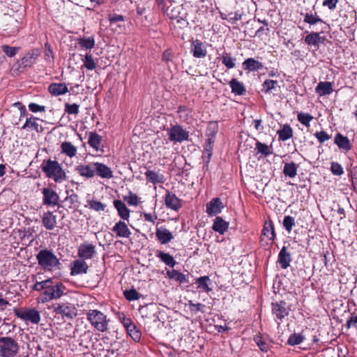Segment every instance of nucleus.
Masks as SVG:
<instances>
[{"label": "nucleus", "instance_id": "f03ea898", "mask_svg": "<svg viewBox=\"0 0 357 357\" xmlns=\"http://www.w3.org/2000/svg\"><path fill=\"white\" fill-rule=\"evenodd\" d=\"M41 169L47 177L53 178L56 182H61L66 179V173L56 160L43 161Z\"/></svg>", "mask_w": 357, "mask_h": 357}, {"label": "nucleus", "instance_id": "79ce46f5", "mask_svg": "<svg viewBox=\"0 0 357 357\" xmlns=\"http://www.w3.org/2000/svg\"><path fill=\"white\" fill-rule=\"evenodd\" d=\"M305 337L303 335V333H294L291 334L287 340V344L289 346H296L301 344Z\"/></svg>", "mask_w": 357, "mask_h": 357}, {"label": "nucleus", "instance_id": "e2e57ef3", "mask_svg": "<svg viewBox=\"0 0 357 357\" xmlns=\"http://www.w3.org/2000/svg\"><path fill=\"white\" fill-rule=\"evenodd\" d=\"M141 213H142L144 216V219L146 221L155 223V220L157 219V216L151 213V211H149L146 208H144L142 207V211H139Z\"/></svg>", "mask_w": 357, "mask_h": 357}, {"label": "nucleus", "instance_id": "f8f14e48", "mask_svg": "<svg viewBox=\"0 0 357 357\" xmlns=\"http://www.w3.org/2000/svg\"><path fill=\"white\" fill-rule=\"evenodd\" d=\"M275 237L276 234L273 221L271 220L266 221L261 234V241L263 242L266 238V240L270 241L271 244H272Z\"/></svg>", "mask_w": 357, "mask_h": 357}, {"label": "nucleus", "instance_id": "c9c22d12", "mask_svg": "<svg viewBox=\"0 0 357 357\" xmlns=\"http://www.w3.org/2000/svg\"><path fill=\"white\" fill-rule=\"evenodd\" d=\"M211 280L208 276H202L195 280V284H197V289L206 293H209L212 291V288L209 287Z\"/></svg>", "mask_w": 357, "mask_h": 357}, {"label": "nucleus", "instance_id": "412c9836", "mask_svg": "<svg viewBox=\"0 0 357 357\" xmlns=\"http://www.w3.org/2000/svg\"><path fill=\"white\" fill-rule=\"evenodd\" d=\"M242 67L244 70L253 72L261 70L264 66L261 62L254 58H248L243 62Z\"/></svg>", "mask_w": 357, "mask_h": 357}, {"label": "nucleus", "instance_id": "4468645a", "mask_svg": "<svg viewBox=\"0 0 357 357\" xmlns=\"http://www.w3.org/2000/svg\"><path fill=\"white\" fill-rule=\"evenodd\" d=\"M43 204L46 206H57L59 197L58 194L51 188H45L43 189Z\"/></svg>", "mask_w": 357, "mask_h": 357}, {"label": "nucleus", "instance_id": "a18cd8bd", "mask_svg": "<svg viewBox=\"0 0 357 357\" xmlns=\"http://www.w3.org/2000/svg\"><path fill=\"white\" fill-rule=\"evenodd\" d=\"M62 153H64L69 157H73L77 153V149L71 142H64L61 146Z\"/></svg>", "mask_w": 357, "mask_h": 357}, {"label": "nucleus", "instance_id": "680f3d73", "mask_svg": "<svg viewBox=\"0 0 357 357\" xmlns=\"http://www.w3.org/2000/svg\"><path fill=\"white\" fill-rule=\"evenodd\" d=\"M84 65L88 70H93L96 68V63L91 56V54H86L84 59H83Z\"/></svg>", "mask_w": 357, "mask_h": 357}, {"label": "nucleus", "instance_id": "603ef678", "mask_svg": "<svg viewBox=\"0 0 357 357\" xmlns=\"http://www.w3.org/2000/svg\"><path fill=\"white\" fill-rule=\"evenodd\" d=\"M304 22L310 25H314L319 22H324L323 20L321 18H320L317 15V13H315L314 15H313L312 13H306L304 15Z\"/></svg>", "mask_w": 357, "mask_h": 357}, {"label": "nucleus", "instance_id": "f257e3e1", "mask_svg": "<svg viewBox=\"0 0 357 357\" xmlns=\"http://www.w3.org/2000/svg\"><path fill=\"white\" fill-rule=\"evenodd\" d=\"M38 265L44 271L60 270L61 264L55 254L47 248L40 250L36 255Z\"/></svg>", "mask_w": 357, "mask_h": 357}, {"label": "nucleus", "instance_id": "9d476101", "mask_svg": "<svg viewBox=\"0 0 357 357\" xmlns=\"http://www.w3.org/2000/svg\"><path fill=\"white\" fill-rule=\"evenodd\" d=\"M190 51L195 58L202 59L207 54V50L204 43L199 39L190 40Z\"/></svg>", "mask_w": 357, "mask_h": 357}, {"label": "nucleus", "instance_id": "9b49d317", "mask_svg": "<svg viewBox=\"0 0 357 357\" xmlns=\"http://www.w3.org/2000/svg\"><path fill=\"white\" fill-rule=\"evenodd\" d=\"M165 204L167 208L178 211L182 207V200L169 190H167L165 197Z\"/></svg>", "mask_w": 357, "mask_h": 357}, {"label": "nucleus", "instance_id": "6e6d98bb", "mask_svg": "<svg viewBox=\"0 0 357 357\" xmlns=\"http://www.w3.org/2000/svg\"><path fill=\"white\" fill-rule=\"evenodd\" d=\"M51 283H53L52 278L45 280L42 282H36L32 289L37 291H40L42 290L45 291L46 288H47L48 285H50Z\"/></svg>", "mask_w": 357, "mask_h": 357}, {"label": "nucleus", "instance_id": "ea45409f", "mask_svg": "<svg viewBox=\"0 0 357 357\" xmlns=\"http://www.w3.org/2000/svg\"><path fill=\"white\" fill-rule=\"evenodd\" d=\"M167 275L169 279L174 280L180 283H188V280L185 274L176 270L167 271Z\"/></svg>", "mask_w": 357, "mask_h": 357}, {"label": "nucleus", "instance_id": "8fccbe9b", "mask_svg": "<svg viewBox=\"0 0 357 357\" xmlns=\"http://www.w3.org/2000/svg\"><path fill=\"white\" fill-rule=\"evenodd\" d=\"M222 63L228 68L231 69L235 67L236 59L232 57L230 54L225 52L223 53L222 57Z\"/></svg>", "mask_w": 357, "mask_h": 357}, {"label": "nucleus", "instance_id": "a211bd4d", "mask_svg": "<svg viewBox=\"0 0 357 357\" xmlns=\"http://www.w3.org/2000/svg\"><path fill=\"white\" fill-rule=\"evenodd\" d=\"M89 266L84 259H76L71 263L70 274L72 275L86 273Z\"/></svg>", "mask_w": 357, "mask_h": 357}, {"label": "nucleus", "instance_id": "473e14b6", "mask_svg": "<svg viewBox=\"0 0 357 357\" xmlns=\"http://www.w3.org/2000/svg\"><path fill=\"white\" fill-rule=\"evenodd\" d=\"M37 121L38 118L31 116L26 119L25 123L22 127V129L34 130L37 132H41L43 130V128L38 123Z\"/></svg>", "mask_w": 357, "mask_h": 357}, {"label": "nucleus", "instance_id": "de8ad7c7", "mask_svg": "<svg viewBox=\"0 0 357 357\" xmlns=\"http://www.w3.org/2000/svg\"><path fill=\"white\" fill-rule=\"evenodd\" d=\"M26 321H30L31 323L37 324L40 321V315L36 309H30L27 310Z\"/></svg>", "mask_w": 357, "mask_h": 357}, {"label": "nucleus", "instance_id": "39448f33", "mask_svg": "<svg viewBox=\"0 0 357 357\" xmlns=\"http://www.w3.org/2000/svg\"><path fill=\"white\" fill-rule=\"evenodd\" d=\"M19 344L10 337H0V352L1 357H14L19 351Z\"/></svg>", "mask_w": 357, "mask_h": 357}, {"label": "nucleus", "instance_id": "052dcab7", "mask_svg": "<svg viewBox=\"0 0 357 357\" xmlns=\"http://www.w3.org/2000/svg\"><path fill=\"white\" fill-rule=\"evenodd\" d=\"M295 225L294 218L290 215H286L283 220V227L288 231L290 232L292 230L293 226Z\"/></svg>", "mask_w": 357, "mask_h": 357}, {"label": "nucleus", "instance_id": "13d9d810", "mask_svg": "<svg viewBox=\"0 0 357 357\" xmlns=\"http://www.w3.org/2000/svg\"><path fill=\"white\" fill-rule=\"evenodd\" d=\"M188 306L190 310L195 314L197 313L198 312H205L204 308L206 307V305L204 304L200 303H194L191 300H190L188 301Z\"/></svg>", "mask_w": 357, "mask_h": 357}, {"label": "nucleus", "instance_id": "69168bd1", "mask_svg": "<svg viewBox=\"0 0 357 357\" xmlns=\"http://www.w3.org/2000/svg\"><path fill=\"white\" fill-rule=\"evenodd\" d=\"M214 142L215 140L213 139L206 138V139L204 151L206 153L208 158H211V156L213 154Z\"/></svg>", "mask_w": 357, "mask_h": 357}, {"label": "nucleus", "instance_id": "b1692460", "mask_svg": "<svg viewBox=\"0 0 357 357\" xmlns=\"http://www.w3.org/2000/svg\"><path fill=\"white\" fill-rule=\"evenodd\" d=\"M48 91L54 96L64 95L68 92L65 83H52L48 86Z\"/></svg>", "mask_w": 357, "mask_h": 357}, {"label": "nucleus", "instance_id": "c03bdc74", "mask_svg": "<svg viewBox=\"0 0 357 357\" xmlns=\"http://www.w3.org/2000/svg\"><path fill=\"white\" fill-rule=\"evenodd\" d=\"M102 137L96 132H90L88 143L89 144L98 151L101 144Z\"/></svg>", "mask_w": 357, "mask_h": 357}, {"label": "nucleus", "instance_id": "ddd939ff", "mask_svg": "<svg viewBox=\"0 0 357 357\" xmlns=\"http://www.w3.org/2000/svg\"><path fill=\"white\" fill-rule=\"evenodd\" d=\"M206 212L211 217L220 213L222 210L225 208L224 204L219 197L213 198L206 204Z\"/></svg>", "mask_w": 357, "mask_h": 357}, {"label": "nucleus", "instance_id": "2eb2a0df", "mask_svg": "<svg viewBox=\"0 0 357 357\" xmlns=\"http://www.w3.org/2000/svg\"><path fill=\"white\" fill-rule=\"evenodd\" d=\"M261 92L265 94L278 95L280 92V86L277 80L266 79L261 85Z\"/></svg>", "mask_w": 357, "mask_h": 357}, {"label": "nucleus", "instance_id": "864d4df0", "mask_svg": "<svg viewBox=\"0 0 357 357\" xmlns=\"http://www.w3.org/2000/svg\"><path fill=\"white\" fill-rule=\"evenodd\" d=\"M297 119L303 125L309 127L310 122L313 119V116L308 113L300 112L297 115Z\"/></svg>", "mask_w": 357, "mask_h": 357}, {"label": "nucleus", "instance_id": "20e7f679", "mask_svg": "<svg viewBox=\"0 0 357 357\" xmlns=\"http://www.w3.org/2000/svg\"><path fill=\"white\" fill-rule=\"evenodd\" d=\"M65 290L66 287L63 283L57 282L56 284L51 283V284L48 285V287L46 288L45 291L40 295L38 299L43 303H47L51 300L58 299L64 294Z\"/></svg>", "mask_w": 357, "mask_h": 357}, {"label": "nucleus", "instance_id": "5fc2aeb1", "mask_svg": "<svg viewBox=\"0 0 357 357\" xmlns=\"http://www.w3.org/2000/svg\"><path fill=\"white\" fill-rule=\"evenodd\" d=\"M88 206L91 209L94 210L95 211H103L106 208V205L102 204L101 202L98 200H91L88 201Z\"/></svg>", "mask_w": 357, "mask_h": 357}, {"label": "nucleus", "instance_id": "6e6552de", "mask_svg": "<svg viewBox=\"0 0 357 357\" xmlns=\"http://www.w3.org/2000/svg\"><path fill=\"white\" fill-rule=\"evenodd\" d=\"M53 311L62 317L63 319H73L77 314L74 305L68 303H57L52 305Z\"/></svg>", "mask_w": 357, "mask_h": 357}, {"label": "nucleus", "instance_id": "a878e982", "mask_svg": "<svg viewBox=\"0 0 357 357\" xmlns=\"http://www.w3.org/2000/svg\"><path fill=\"white\" fill-rule=\"evenodd\" d=\"M155 236L161 244H166L174 238L172 234L165 227L158 228L155 231Z\"/></svg>", "mask_w": 357, "mask_h": 357}, {"label": "nucleus", "instance_id": "37998d69", "mask_svg": "<svg viewBox=\"0 0 357 357\" xmlns=\"http://www.w3.org/2000/svg\"><path fill=\"white\" fill-rule=\"evenodd\" d=\"M219 127L217 121H210L206 130V138H211L215 140L218 132Z\"/></svg>", "mask_w": 357, "mask_h": 357}, {"label": "nucleus", "instance_id": "774afa93", "mask_svg": "<svg viewBox=\"0 0 357 357\" xmlns=\"http://www.w3.org/2000/svg\"><path fill=\"white\" fill-rule=\"evenodd\" d=\"M345 326L347 329L351 327L357 328V314L355 312L351 313L350 317L347 320Z\"/></svg>", "mask_w": 357, "mask_h": 357}, {"label": "nucleus", "instance_id": "bb28decb", "mask_svg": "<svg viewBox=\"0 0 357 357\" xmlns=\"http://www.w3.org/2000/svg\"><path fill=\"white\" fill-rule=\"evenodd\" d=\"M95 173L102 178H110L113 176L112 171L105 165L100 162L93 163Z\"/></svg>", "mask_w": 357, "mask_h": 357}, {"label": "nucleus", "instance_id": "3c124183", "mask_svg": "<svg viewBox=\"0 0 357 357\" xmlns=\"http://www.w3.org/2000/svg\"><path fill=\"white\" fill-rule=\"evenodd\" d=\"M78 43L81 47L86 49H92L95 46V40L93 37L78 38Z\"/></svg>", "mask_w": 357, "mask_h": 357}, {"label": "nucleus", "instance_id": "72a5a7b5", "mask_svg": "<svg viewBox=\"0 0 357 357\" xmlns=\"http://www.w3.org/2000/svg\"><path fill=\"white\" fill-rule=\"evenodd\" d=\"M277 134L280 140L287 141L293 137V129L289 124H284L277 131Z\"/></svg>", "mask_w": 357, "mask_h": 357}, {"label": "nucleus", "instance_id": "393cba45", "mask_svg": "<svg viewBox=\"0 0 357 357\" xmlns=\"http://www.w3.org/2000/svg\"><path fill=\"white\" fill-rule=\"evenodd\" d=\"M334 143L340 149L345 151L351 149L352 145L347 137L341 133H337L335 136Z\"/></svg>", "mask_w": 357, "mask_h": 357}, {"label": "nucleus", "instance_id": "58836bf2", "mask_svg": "<svg viewBox=\"0 0 357 357\" xmlns=\"http://www.w3.org/2000/svg\"><path fill=\"white\" fill-rule=\"evenodd\" d=\"M156 257L159 258L165 264L169 266L171 268L174 267L176 264V261L172 255L163 251H158L156 253Z\"/></svg>", "mask_w": 357, "mask_h": 357}, {"label": "nucleus", "instance_id": "7ed1b4c3", "mask_svg": "<svg viewBox=\"0 0 357 357\" xmlns=\"http://www.w3.org/2000/svg\"><path fill=\"white\" fill-rule=\"evenodd\" d=\"M87 320L98 331L105 332L108 328L107 316L97 310H89L86 312Z\"/></svg>", "mask_w": 357, "mask_h": 357}, {"label": "nucleus", "instance_id": "f704fd0d", "mask_svg": "<svg viewBox=\"0 0 357 357\" xmlns=\"http://www.w3.org/2000/svg\"><path fill=\"white\" fill-rule=\"evenodd\" d=\"M324 38H322L319 33L312 32L307 35L305 38V43L309 45H314L319 47L321 43H323Z\"/></svg>", "mask_w": 357, "mask_h": 357}, {"label": "nucleus", "instance_id": "dca6fc26", "mask_svg": "<svg viewBox=\"0 0 357 357\" xmlns=\"http://www.w3.org/2000/svg\"><path fill=\"white\" fill-rule=\"evenodd\" d=\"M95 254V246L91 243H84L78 248V257L83 259H92Z\"/></svg>", "mask_w": 357, "mask_h": 357}, {"label": "nucleus", "instance_id": "cd10ccee", "mask_svg": "<svg viewBox=\"0 0 357 357\" xmlns=\"http://www.w3.org/2000/svg\"><path fill=\"white\" fill-rule=\"evenodd\" d=\"M254 342L263 352H267L271 348V344L266 337L258 333L254 336Z\"/></svg>", "mask_w": 357, "mask_h": 357}, {"label": "nucleus", "instance_id": "2f4dec72", "mask_svg": "<svg viewBox=\"0 0 357 357\" xmlns=\"http://www.w3.org/2000/svg\"><path fill=\"white\" fill-rule=\"evenodd\" d=\"M112 231L116 234L117 236L119 237L126 238L128 237L131 234L127 225L122 221H119V222L116 223L113 227Z\"/></svg>", "mask_w": 357, "mask_h": 357}, {"label": "nucleus", "instance_id": "7c9ffc66", "mask_svg": "<svg viewBox=\"0 0 357 357\" xmlns=\"http://www.w3.org/2000/svg\"><path fill=\"white\" fill-rule=\"evenodd\" d=\"M146 179L153 184L163 183L165 178L162 174L152 170H147L145 173Z\"/></svg>", "mask_w": 357, "mask_h": 357}, {"label": "nucleus", "instance_id": "e433bc0d", "mask_svg": "<svg viewBox=\"0 0 357 357\" xmlns=\"http://www.w3.org/2000/svg\"><path fill=\"white\" fill-rule=\"evenodd\" d=\"M114 206L118 211L119 215L123 219L127 220L129 218L130 211L122 201L118 199L114 200Z\"/></svg>", "mask_w": 357, "mask_h": 357}, {"label": "nucleus", "instance_id": "49530a36", "mask_svg": "<svg viewBox=\"0 0 357 357\" xmlns=\"http://www.w3.org/2000/svg\"><path fill=\"white\" fill-rule=\"evenodd\" d=\"M177 113L179 118L183 121H186L192 117V110L184 105H180L178 107Z\"/></svg>", "mask_w": 357, "mask_h": 357}, {"label": "nucleus", "instance_id": "6ab92c4d", "mask_svg": "<svg viewBox=\"0 0 357 357\" xmlns=\"http://www.w3.org/2000/svg\"><path fill=\"white\" fill-rule=\"evenodd\" d=\"M42 224L47 230H53L57 224L56 215L52 211H47L42 216Z\"/></svg>", "mask_w": 357, "mask_h": 357}, {"label": "nucleus", "instance_id": "a19ab883", "mask_svg": "<svg viewBox=\"0 0 357 357\" xmlns=\"http://www.w3.org/2000/svg\"><path fill=\"white\" fill-rule=\"evenodd\" d=\"M298 166L294 162H286L283 169V174L286 176L294 178L297 174Z\"/></svg>", "mask_w": 357, "mask_h": 357}, {"label": "nucleus", "instance_id": "1a4fd4ad", "mask_svg": "<svg viewBox=\"0 0 357 357\" xmlns=\"http://www.w3.org/2000/svg\"><path fill=\"white\" fill-rule=\"evenodd\" d=\"M167 133L169 141L174 143H181L189 139V132L178 124L172 126L167 129Z\"/></svg>", "mask_w": 357, "mask_h": 357}, {"label": "nucleus", "instance_id": "aec40b11", "mask_svg": "<svg viewBox=\"0 0 357 357\" xmlns=\"http://www.w3.org/2000/svg\"><path fill=\"white\" fill-rule=\"evenodd\" d=\"M291 260V253L288 251L286 246H283L279 252L278 258V262L280 267L282 269H287L289 266Z\"/></svg>", "mask_w": 357, "mask_h": 357}, {"label": "nucleus", "instance_id": "4d7b16f0", "mask_svg": "<svg viewBox=\"0 0 357 357\" xmlns=\"http://www.w3.org/2000/svg\"><path fill=\"white\" fill-rule=\"evenodd\" d=\"M64 202L69 203V208H73L79 206V199H78V195L77 194L73 193L70 195H68L65 199Z\"/></svg>", "mask_w": 357, "mask_h": 357}, {"label": "nucleus", "instance_id": "c85d7f7f", "mask_svg": "<svg viewBox=\"0 0 357 357\" xmlns=\"http://www.w3.org/2000/svg\"><path fill=\"white\" fill-rule=\"evenodd\" d=\"M231 92L236 96H243L246 93L244 84L236 78H233L229 82Z\"/></svg>", "mask_w": 357, "mask_h": 357}, {"label": "nucleus", "instance_id": "bf43d9fd", "mask_svg": "<svg viewBox=\"0 0 357 357\" xmlns=\"http://www.w3.org/2000/svg\"><path fill=\"white\" fill-rule=\"evenodd\" d=\"M64 107L65 112L68 114L77 115L79 112V105L77 103L70 104L68 102H66Z\"/></svg>", "mask_w": 357, "mask_h": 357}, {"label": "nucleus", "instance_id": "0e129e2a", "mask_svg": "<svg viewBox=\"0 0 357 357\" xmlns=\"http://www.w3.org/2000/svg\"><path fill=\"white\" fill-rule=\"evenodd\" d=\"M314 135L317 139L318 142L320 144H323L326 141H328L331 138V136L329 135L326 132H325L324 130L320 131V132L317 131L314 134Z\"/></svg>", "mask_w": 357, "mask_h": 357}, {"label": "nucleus", "instance_id": "09e8293b", "mask_svg": "<svg viewBox=\"0 0 357 357\" xmlns=\"http://www.w3.org/2000/svg\"><path fill=\"white\" fill-rule=\"evenodd\" d=\"M255 150L258 153H261L263 156L266 157L272 153L271 148L266 144L257 141L255 144Z\"/></svg>", "mask_w": 357, "mask_h": 357}, {"label": "nucleus", "instance_id": "c756f323", "mask_svg": "<svg viewBox=\"0 0 357 357\" xmlns=\"http://www.w3.org/2000/svg\"><path fill=\"white\" fill-rule=\"evenodd\" d=\"M316 93L319 96L329 95L333 93V84L330 82H320L315 88Z\"/></svg>", "mask_w": 357, "mask_h": 357}, {"label": "nucleus", "instance_id": "5701e85b", "mask_svg": "<svg viewBox=\"0 0 357 357\" xmlns=\"http://www.w3.org/2000/svg\"><path fill=\"white\" fill-rule=\"evenodd\" d=\"M229 222L225 221L222 217L217 216L214 220L212 229L220 234H224L229 229Z\"/></svg>", "mask_w": 357, "mask_h": 357}, {"label": "nucleus", "instance_id": "4be33fe9", "mask_svg": "<svg viewBox=\"0 0 357 357\" xmlns=\"http://www.w3.org/2000/svg\"><path fill=\"white\" fill-rule=\"evenodd\" d=\"M117 317L126 329L128 334L133 339L132 332L134 331V325L132 319L123 312H119L117 313Z\"/></svg>", "mask_w": 357, "mask_h": 357}, {"label": "nucleus", "instance_id": "0eeeda50", "mask_svg": "<svg viewBox=\"0 0 357 357\" xmlns=\"http://www.w3.org/2000/svg\"><path fill=\"white\" fill-rule=\"evenodd\" d=\"M290 307L285 301L273 302L271 303V312L274 320L279 324L283 322L284 319L289 315Z\"/></svg>", "mask_w": 357, "mask_h": 357}, {"label": "nucleus", "instance_id": "338daca9", "mask_svg": "<svg viewBox=\"0 0 357 357\" xmlns=\"http://www.w3.org/2000/svg\"><path fill=\"white\" fill-rule=\"evenodd\" d=\"M1 49L2 51L5 53V54H6L9 57L14 56L19 50L18 47H11L7 45L1 46Z\"/></svg>", "mask_w": 357, "mask_h": 357}, {"label": "nucleus", "instance_id": "4c0bfd02", "mask_svg": "<svg viewBox=\"0 0 357 357\" xmlns=\"http://www.w3.org/2000/svg\"><path fill=\"white\" fill-rule=\"evenodd\" d=\"M75 170L82 176L86 178H92L95 175L94 167L90 165H78Z\"/></svg>", "mask_w": 357, "mask_h": 357}, {"label": "nucleus", "instance_id": "f3484780", "mask_svg": "<svg viewBox=\"0 0 357 357\" xmlns=\"http://www.w3.org/2000/svg\"><path fill=\"white\" fill-rule=\"evenodd\" d=\"M38 56V54L35 53L34 51L28 52L17 62V70L22 71L24 68L31 67L36 62Z\"/></svg>", "mask_w": 357, "mask_h": 357}, {"label": "nucleus", "instance_id": "423d86ee", "mask_svg": "<svg viewBox=\"0 0 357 357\" xmlns=\"http://www.w3.org/2000/svg\"><path fill=\"white\" fill-rule=\"evenodd\" d=\"M163 13L170 19L176 20V22L183 26L188 24L187 13L184 12L181 6H172L165 8H161Z\"/></svg>", "mask_w": 357, "mask_h": 357}]
</instances>
